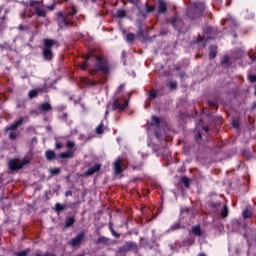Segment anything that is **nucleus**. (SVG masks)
Masks as SVG:
<instances>
[{
	"instance_id": "18",
	"label": "nucleus",
	"mask_w": 256,
	"mask_h": 256,
	"mask_svg": "<svg viewBox=\"0 0 256 256\" xmlns=\"http://www.w3.org/2000/svg\"><path fill=\"white\" fill-rule=\"evenodd\" d=\"M45 155H46V158L48 159V161H52V159H55L54 151L48 150V151H46Z\"/></svg>"
},
{
	"instance_id": "33",
	"label": "nucleus",
	"mask_w": 256,
	"mask_h": 256,
	"mask_svg": "<svg viewBox=\"0 0 256 256\" xmlns=\"http://www.w3.org/2000/svg\"><path fill=\"white\" fill-rule=\"evenodd\" d=\"M249 81H250L251 83H255V81H256V75H253V74L249 75Z\"/></svg>"
},
{
	"instance_id": "2",
	"label": "nucleus",
	"mask_w": 256,
	"mask_h": 256,
	"mask_svg": "<svg viewBox=\"0 0 256 256\" xmlns=\"http://www.w3.org/2000/svg\"><path fill=\"white\" fill-rule=\"evenodd\" d=\"M77 11L75 9H72L67 14H63V12H58V25L61 29H64V27H67L71 23V17L75 15Z\"/></svg>"
},
{
	"instance_id": "13",
	"label": "nucleus",
	"mask_w": 256,
	"mask_h": 256,
	"mask_svg": "<svg viewBox=\"0 0 256 256\" xmlns=\"http://www.w3.org/2000/svg\"><path fill=\"white\" fill-rule=\"evenodd\" d=\"M99 169H101V164H96L93 167L89 168L86 172L85 175L89 176V175H93L95 173H97V171H99Z\"/></svg>"
},
{
	"instance_id": "38",
	"label": "nucleus",
	"mask_w": 256,
	"mask_h": 256,
	"mask_svg": "<svg viewBox=\"0 0 256 256\" xmlns=\"http://www.w3.org/2000/svg\"><path fill=\"white\" fill-rule=\"evenodd\" d=\"M71 195H73V192H71V191H66V194H65L66 197H71Z\"/></svg>"
},
{
	"instance_id": "45",
	"label": "nucleus",
	"mask_w": 256,
	"mask_h": 256,
	"mask_svg": "<svg viewBox=\"0 0 256 256\" xmlns=\"http://www.w3.org/2000/svg\"><path fill=\"white\" fill-rule=\"evenodd\" d=\"M128 1H130V3H135V1H137V0H128Z\"/></svg>"
},
{
	"instance_id": "21",
	"label": "nucleus",
	"mask_w": 256,
	"mask_h": 256,
	"mask_svg": "<svg viewBox=\"0 0 256 256\" xmlns=\"http://www.w3.org/2000/svg\"><path fill=\"white\" fill-rule=\"evenodd\" d=\"M103 127H104L103 122H101V123L96 127L95 131H96L97 135H102V133H103Z\"/></svg>"
},
{
	"instance_id": "4",
	"label": "nucleus",
	"mask_w": 256,
	"mask_h": 256,
	"mask_svg": "<svg viewBox=\"0 0 256 256\" xmlns=\"http://www.w3.org/2000/svg\"><path fill=\"white\" fill-rule=\"evenodd\" d=\"M24 121L25 119L20 118L11 125L6 127V131H10L9 139H17V137H19V132H17V128L21 127Z\"/></svg>"
},
{
	"instance_id": "27",
	"label": "nucleus",
	"mask_w": 256,
	"mask_h": 256,
	"mask_svg": "<svg viewBox=\"0 0 256 256\" xmlns=\"http://www.w3.org/2000/svg\"><path fill=\"white\" fill-rule=\"evenodd\" d=\"M55 209L56 211H63V209H65V206L61 205L60 203H56Z\"/></svg>"
},
{
	"instance_id": "17",
	"label": "nucleus",
	"mask_w": 256,
	"mask_h": 256,
	"mask_svg": "<svg viewBox=\"0 0 256 256\" xmlns=\"http://www.w3.org/2000/svg\"><path fill=\"white\" fill-rule=\"evenodd\" d=\"M217 56V46L210 47V59H215Z\"/></svg>"
},
{
	"instance_id": "34",
	"label": "nucleus",
	"mask_w": 256,
	"mask_h": 256,
	"mask_svg": "<svg viewBox=\"0 0 256 256\" xmlns=\"http://www.w3.org/2000/svg\"><path fill=\"white\" fill-rule=\"evenodd\" d=\"M182 182L184 183L185 187H189V179L183 178Z\"/></svg>"
},
{
	"instance_id": "8",
	"label": "nucleus",
	"mask_w": 256,
	"mask_h": 256,
	"mask_svg": "<svg viewBox=\"0 0 256 256\" xmlns=\"http://www.w3.org/2000/svg\"><path fill=\"white\" fill-rule=\"evenodd\" d=\"M66 147L68 151L60 153L59 157L61 159H73V155H75V142L68 141L66 143Z\"/></svg>"
},
{
	"instance_id": "43",
	"label": "nucleus",
	"mask_w": 256,
	"mask_h": 256,
	"mask_svg": "<svg viewBox=\"0 0 256 256\" xmlns=\"http://www.w3.org/2000/svg\"><path fill=\"white\" fill-rule=\"evenodd\" d=\"M197 137L198 139H201V133L198 132Z\"/></svg>"
},
{
	"instance_id": "1",
	"label": "nucleus",
	"mask_w": 256,
	"mask_h": 256,
	"mask_svg": "<svg viewBox=\"0 0 256 256\" xmlns=\"http://www.w3.org/2000/svg\"><path fill=\"white\" fill-rule=\"evenodd\" d=\"M151 129H156L155 135L157 139H164L168 127L161 118L153 116L150 125H147V131H151Z\"/></svg>"
},
{
	"instance_id": "36",
	"label": "nucleus",
	"mask_w": 256,
	"mask_h": 256,
	"mask_svg": "<svg viewBox=\"0 0 256 256\" xmlns=\"http://www.w3.org/2000/svg\"><path fill=\"white\" fill-rule=\"evenodd\" d=\"M62 147H63V144L59 142L56 143V149H62Z\"/></svg>"
},
{
	"instance_id": "5",
	"label": "nucleus",
	"mask_w": 256,
	"mask_h": 256,
	"mask_svg": "<svg viewBox=\"0 0 256 256\" xmlns=\"http://www.w3.org/2000/svg\"><path fill=\"white\" fill-rule=\"evenodd\" d=\"M55 45V41L52 39H45L44 40V49L43 55L46 61H51L53 59V52H51V47Z\"/></svg>"
},
{
	"instance_id": "6",
	"label": "nucleus",
	"mask_w": 256,
	"mask_h": 256,
	"mask_svg": "<svg viewBox=\"0 0 256 256\" xmlns=\"http://www.w3.org/2000/svg\"><path fill=\"white\" fill-rule=\"evenodd\" d=\"M127 105H129V102L127 101V99L125 100H119V99H116L114 100L112 106L109 105L107 110H106V115L109 114V111H123V109H125V107H127Z\"/></svg>"
},
{
	"instance_id": "32",
	"label": "nucleus",
	"mask_w": 256,
	"mask_h": 256,
	"mask_svg": "<svg viewBox=\"0 0 256 256\" xmlns=\"http://www.w3.org/2000/svg\"><path fill=\"white\" fill-rule=\"evenodd\" d=\"M35 256H55V255L52 254V253L46 252V253H44V254L36 253Z\"/></svg>"
},
{
	"instance_id": "10",
	"label": "nucleus",
	"mask_w": 256,
	"mask_h": 256,
	"mask_svg": "<svg viewBox=\"0 0 256 256\" xmlns=\"http://www.w3.org/2000/svg\"><path fill=\"white\" fill-rule=\"evenodd\" d=\"M85 239V233L81 232L76 237H74L72 240H70L69 245L71 247H79L81 243H83V240Z\"/></svg>"
},
{
	"instance_id": "19",
	"label": "nucleus",
	"mask_w": 256,
	"mask_h": 256,
	"mask_svg": "<svg viewBox=\"0 0 256 256\" xmlns=\"http://www.w3.org/2000/svg\"><path fill=\"white\" fill-rule=\"evenodd\" d=\"M192 233H193V235H196L197 237H199V235H201V227L193 226Z\"/></svg>"
},
{
	"instance_id": "3",
	"label": "nucleus",
	"mask_w": 256,
	"mask_h": 256,
	"mask_svg": "<svg viewBox=\"0 0 256 256\" xmlns=\"http://www.w3.org/2000/svg\"><path fill=\"white\" fill-rule=\"evenodd\" d=\"M29 163H31L29 158H23L22 160L11 159L8 162V167L10 171H19V169H23L24 165H29Z\"/></svg>"
},
{
	"instance_id": "7",
	"label": "nucleus",
	"mask_w": 256,
	"mask_h": 256,
	"mask_svg": "<svg viewBox=\"0 0 256 256\" xmlns=\"http://www.w3.org/2000/svg\"><path fill=\"white\" fill-rule=\"evenodd\" d=\"M29 6L34 10V14L37 15V17H45V15H47L40 1L31 0Z\"/></svg>"
},
{
	"instance_id": "37",
	"label": "nucleus",
	"mask_w": 256,
	"mask_h": 256,
	"mask_svg": "<svg viewBox=\"0 0 256 256\" xmlns=\"http://www.w3.org/2000/svg\"><path fill=\"white\" fill-rule=\"evenodd\" d=\"M111 231H112V235H113L114 237L119 238V234H118L117 232H115V230L111 229Z\"/></svg>"
},
{
	"instance_id": "31",
	"label": "nucleus",
	"mask_w": 256,
	"mask_h": 256,
	"mask_svg": "<svg viewBox=\"0 0 256 256\" xmlns=\"http://www.w3.org/2000/svg\"><path fill=\"white\" fill-rule=\"evenodd\" d=\"M168 87H169V89H175L177 87V83L176 82H169Z\"/></svg>"
},
{
	"instance_id": "11",
	"label": "nucleus",
	"mask_w": 256,
	"mask_h": 256,
	"mask_svg": "<svg viewBox=\"0 0 256 256\" xmlns=\"http://www.w3.org/2000/svg\"><path fill=\"white\" fill-rule=\"evenodd\" d=\"M137 244L133 242H126L123 247L119 248V253H127V251H135Z\"/></svg>"
},
{
	"instance_id": "14",
	"label": "nucleus",
	"mask_w": 256,
	"mask_h": 256,
	"mask_svg": "<svg viewBox=\"0 0 256 256\" xmlns=\"http://www.w3.org/2000/svg\"><path fill=\"white\" fill-rule=\"evenodd\" d=\"M167 11V3L165 1L160 0L158 3V13H165Z\"/></svg>"
},
{
	"instance_id": "48",
	"label": "nucleus",
	"mask_w": 256,
	"mask_h": 256,
	"mask_svg": "<svg viewBox=\"0 0 256 256\" xmlns=\"http://www.w3.org/2000/svg\"><path fill=\"white\" fill-rule=\"evenodd\" d=\"M225 22H226V23H229V19H226Z\"/></svg>"
},
{
	"instance_id": "30",
	"label": "nucleus",
	"mask_w": 256,
	"mask_h": 256,
	"mask_svg": "<svg viewBox=\"0 0 256 256\" xmlns=\"http://www.w3.org/2000/svg\"><path fill=\"white\" fill-rule=\"evenodd\" d=\"M155 97H157V92H155V90H152L149 93V99H155Z\"/></svg>"
},
{
	"instance_id": "25",
	"label": "nucleus",
	"mask_w": 256,
	"mask_h": 256,
	"mask_svg": "<svg viewBox=\"0 0 256 256\" xmlns=\"http://www.w3.org/2000/svg\"><path fill=\"white\" fill-rule=\"evenodd\" d=\"M49 171L51 175H59V173H61V169L59 168H50Z\"/></svg>"
},
{
	"instance_id": "22",
	"label": "nucleus",
	"mask_w": 256,
	"mask_h": 256,
	"mask_svg": "<svg viewBox=\"0 0 256 256\" xmlns=\"http://www.w3.org/2000/svg\"><path fill=\"white\" fill-rule=\"evenodd\" d=\"M126 41H128V43H133V41H135V34L133 33L127 34Z\"/></svg>"
},
{
	"instance_id": "9",
	"label": "nucleus",
	"mask_w": 256,
	"mask_h": 256,
	"mask_svg": "<svg viewBox=\"0 0 256 256\" xmlns=\"http://www.w3.org/2000/svg\"><path fill=\"white\" fill-rule=\"evenodd\" d=\"M94 59L96 61L95 71H103V73H109V65L107 64V61L99 56H94Z\"/></svg>"
},
{
	"instance_id": "29",
	"label": "nucleus",
	"mask_w": 256,
	"mask_h": 256,
	"mask_svg": "<svg viewBox=\"0 0 256 256\" xmlns=\"http://www.w3.org/2000/svg\"><path fill=\"white\" fill-rule=\"evenodd\" d=\"M117 17H119L120 19H122L123 17H125V10H119L117 12Z\"/></svg>"
},
{
	"instance_id": "16",
	"label": "nucleus",
	"mask_w": 256,
	"mask_h": 256,
	"mask_svg": "<svg viewBox=\"0 0 256 256\" xmlns=\"http://www.w3.org/2000/svg\"><path fill=\"white\" fill-rule=\"evenodd\" d=\"M93 57V53H90L86 56V60L84 63L81 64L80 69H82V71H85V69H87V61H89V59H91Z\"/></svg>"
},
{
	"instance_id": "49",
	"label": "nucleus",
	"mask_w": 256,
	"mask_h": 256,
	"mask_svg": "<svg viewBox=\"0 0 256 256\" xmlns=\"http://www.w3.org/2000/svg\"><path fill=\"white\" fill-rule=\"evenodd\" d=\"M2 20H5V16L2 17Z\"/></svg>"
},
{
	"instance_id": "35",
	"label": "nucleus",
	"mask_w": 256,
	"mask_h": 256,
	"mask_svg": "<svg viewBox=\"0 0 256 256\" xmlns=\"http://www.w3.org/2000/svg\"><path fill=\"white\" fill-rule=\"evenodd\" d=\"M232 125H233V127H234L235 129H237V127H239V122H238L237 120H234V121L232 122Z\"/></svg>"
},
{
	"instance_id": "24",
	"label": "nucleus",
	"mask_w": 256,
	"mask_h": 256,
	"mask_svg": "<svg viewBox=\"0 0 256 256\" xmlns=\"http://www.w3.org/2000/svg\"><path fill=\"white\" fill-rule=\"evenodd\" d=\"M253 215V212H251V210L249 209H246L244 212H243V217L244 219H249V217H251Z\"/></svg>"
},
{
	"instance_id": "41",
	"label": "nucleus",
	"mask_w": 256,
	"mask_h": 256,
	"mask_svg": "<svg viewBox=\"0 0 256 256\" xmlns=\"http://www.w3.org/2000/svg\"><path fill=\"white\" fill-rule=\"evenodd\" d=\"M205 9V6L202 4L200 7V10L203 11Z\"/></svg>"
},
{
	"instance_id": "47",
	"label": "nucleus",
	"mask_w": 256,
	"mask_h": 256,
	"mask_svg": "<svg viewBox=\"0 0 256 256\" xmlns=\"http://www.w3.org/2000/svg\"><path fill=\"white\" fill-rule=\"evenodd\" d=\"M1 11H3V7H0V13H1Z\"/></svg>"
},
{
	"instance_id": "15",
	"label": "nucleus",
	"mask_w": 256,
	"mask_h": 256,
	"mask_svg": "<svg viewBox=\"0 0 256 256\" xmlns=\"http://www.w3.org/2000/svg\"><path fill=\"white\" fill-rule=\"evenodd\" d=\"M39 109L42 110L44 113H47L51 111L52 107L51 104H49V102H45L40 104Z\"/></svg>"
},
{
	"instance_id": "42",
	"label": "nucleus",
	"mask_w": 256,
	"mask_h": 256,
	"mask_svg": "<svg viewBox=\"0 0 256 256\" xmlns=\"http://www.w3.org/2000/svg\"><path fill=\"white\" fill-rule=\"evenodd\" d=\"M251 61H255V56H250Z\"/></svg>"
},
{
	"instance_id": "20",
	"label": "nucleus",
	"mask_w": 256,
	"mask_h": 256,
	"mask_svg": "<svg viewBox=\"0 0 256 256\" xmlns=\"http://www.w3.org/2000/svg\"><path fill=\"white\" fill-rule=\"evenodd\" d=\"M73 223H75V218L69 217L65 221V227H71V225H73Z\"/></svg>"
},
{
	"instance_id": "26",
	"label": "nucleus",
	"mask_w": 256,
	"mask_h": 256,
	"mask_svg": "<svg viewBox=\"0 0 256 256\" xmlns=\"http://www.w3.org/2000/svg\"><path fill=\"white\" fill-rule=\"evenodd\" d=\"M38 93H39V91H37V90H31L29 92L30 99H33V97H37Z\"/></svg>"
},
{
	"instance_id": "39",
	"label": "nucleus",
	"mask_w": 256,
	"mask_h": 256,
	"mask_svg": "<svg viewBox=\"0 0 256 256\" xmlns=\"http://www.w3.org/2000/svg\"><path fill=\"white\" fill-rule=\"evenodd\" d=\"M151 11H155L154 7H148V13H151Z\"/></svg>"
},
{
	"instance_id": "12",
	"label": "nucleus",
	"mask_w": 256,
	"mask_h": 256,
	"mask_svg": "<svg viewBox=\"0 0 256 256\" xmlns=\"http://www.w3.org/2000/svg\"><path fill=\"white\" fill-rule=\"evenodd\" d=\"M113 166L116 175H121V173H123V159L121 157L116 159Z\"/></svg>"
},
{
	"instance_id": "40",
	"label": "nucleus",
	"mask_w": 256,
	"mask_h": 256,
	"mask_svg": "<svg viewBox=\"0 0 256 256\" xmlns=\"http://www.w3.org/2000/svg\"><path fill=\"white\" fill-rule=\"evenodd\" d=\"M123 87H124L123 85H120V86L118 87V93L123 90Z\"/></svg>"
},
{
	"instance_id": "44",
	"label": "nucleus",
	"mask_w": 256,
	"mask_h": 256,
	"mask_svg": "<svg viewBox=\"0 0 256 256\" xmlns=\"http://www.w3.org/2000/svg\"><path fill=\"white\" fill-rule=\"evenodd\" d=\"M203 129H204V131H209L208 127H204Z\"/></svg>"
},
{
	"instance_id": "28",
	"label": "nucleus",
	"mask_w": 256,
	"mask_h": 256,
	"mask_svg": "<svg viewBox=\"0 0 256 256\" xmlns=\"http://www.w3.org/2000/svg\"><path fill=\"white\" fill-rule=\"evenodd\" d=\"M221 216L223 218L227 217V206L226 205H224L223 208H222Z\"/></svg>"
},
{
	"instance_id": "23",
	"label": "nucleus",
	"mask_w": 256,
	"mask_h": 256,
	"mask_svg": "<svg viewBox=\"0 0 256 256\" xmlns=\"http://www.w3.org/2000/svg\"><path fill=\"white\" fill-rule=\"evenodd\" d=\"M29 253H31V250L25 249V250H22V251L16 253V256H26V255H29Z\"/></svg>"
},
{
	"instance_id": "46",
	"label": "nucleus",
	"mask_w": 256,
	"mask_h": 256,
	"mask_svg": "<svg viewBox=\"0 0 256 256\" xmlns=\"http://www.w3.org/2000/svg\"><path fill=\"white\" fill-rule=\"evenodd\" d=\"M172 25H173V27H175V21H172Z\"/></svg>"
}]
</instances>
